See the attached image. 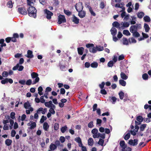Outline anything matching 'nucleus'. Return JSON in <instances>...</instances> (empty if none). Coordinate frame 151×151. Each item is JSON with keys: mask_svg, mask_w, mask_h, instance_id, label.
<instances>
[{"mask_svg": "<svg viewBox=\"0 0 151 151\" xmlns=\"http://www.w3.org/2000/svg\"><path fill=\"white\" fill-rule=\"evenodd\" d=\"M27 14L30 17L36 18L37 17V10L34 6L28 7L27 9Z\"/></svg>", "mask_w": 151, "mask_h": 151, "instance_id": "nucleus-1", "label": "nucleus"}, {"mask_svg": "<svg viewBox=\"0 0 151 151\" xmlns=\"http://www.w3.org/2000/svg\"><path fill=\"white\" fill-rule=\"evenodd\" d=\"M87 48H89V51L93 53H95L97 52L96 47L94 46V45L92 43H89L86 45Z\"/></svg>", "mask_w": 151, "mask_h": 151, "instance_id": "nucleus-2", "label": "nucleus"}, {"mask_svg": "<svg viewBox=\"0 0 151 151\" xmlns=\"http://www.w3.org/2000/svg\"><path fill=\"white\" fill-rule=\"evenodd\" d=\"M31 76L32 78H35V79L32 81V84H35L39 81L40 78L38 77V75L37 73L35 72H32L31 74Z\"/></svg>", "mask_w": 151, "mask_h": 151, "instance_id": "nucleus-3", "label": "nucleus"}, {"mask_svg": "<svg viewBox=\"0 0 151 151\" xmlns=\"http://www.w3.org/2000/svg\"><path fill=\"white\" fill-rule=\"evenodd\" d=\"M140 28V24H136L135 25H132L130 28L129 30L131 33L137 31L138 29Z\"/></svg>", "mask_w": 151, "mask_h": 151, "instance_id": "nucleus-4", "label": "nucleus"}, {"mask_svg": "<svg viewBox=\"0 0 151 151\" xmlns=\"http://www.w3.org/2000/svg\"><path fill=\"white\" fill-rule=\"evenodd\" d=\"M75 8L78 12L83 10V3L81 2L77 3L75 5Z\"/></svg>", "mask_w": 151, "mask_h": 151, "instance_id": "nucleus-5", "label": "nucleus"}, {"mask_svg": "<svg viewBox=\"0 0 151 151\" xmlns=\"http://www.w3.org/2000/svg\"><path fill=\"white\" fill-rule=\"evenodd\" d=\"M66 20L64 15L60 14L58 16V23L60 24L62 23L65 22Z\"/></svg>", "mask_w": 151, "mask_h": 151, "instance_id": "nucleus-6", "label": "nucleus"}, {"mask_svg": "<svg viewBox=\"0 0 151 151\" xmlns=\"http://www.w3.org/2000/svg\"><path fill=\"white\" fill-rule=\"evenodd\" d=\"M18 11L20 14L23 15L27 14V11L24 7H19L18 8Z\"/></svg>", "mask_w": 151, "mask_h": 151, "instance_id": "nucleus-7", "label": "nucleus"}, {"mask_svg": "<svg viewBox=\"0 0 151 151\" xmlns=\"http://www.w3.org/2000/svg\"><path fill=\"white\" fill-rule=\"evenodd\" d=\"M45 13L46 14V17L48 19H50L51 17L53 15V13L48 10L46 9L44 10Z\"/></svg>", "mask_w": 151, "mask_h": 151, "instance_id": "nucleus-8", "label": "nucleus"}, {"mask_svg": "<svg viewBox=\"0 0 151 151\" xmlns=\"http://www.w3.org/2000/svg\"><path fill=\"white\" fill-rule=\"evenodd\" d=\"M8 82L10 84H12L13 83V80L11 78H6L1 81V83L3 84H6Z\"/></svg>", "mask_w": 151, "mask_h": 151, "instance_id": "nucleus-9", "label": "nucleus"}, {"mask_svg": "<svg viewBox=\"0 0 151 151\" xmlns=\"http://www.w3.org/2000/svg\"><path fill=\"white\" fill-rule=\"evenodd\" d=\"M138 139H130L129 141V144L133 146L137 145L138 144Z\"/></svg>", "mask_w": 151, "mask_h": 151, "instance_id": "nucleus-10", "label": "nucleus"}, {"mask_svg": "<svg viewBox=\"0 0 151 151\" xmlns=\"http://www.w3.org/2000/svg\"><path fill=\"white\" fill-rule=\"evenodd\" d=\"M78 16L81 18L84 17L86 15V12L84 11H81L78 12Z\"/></svg>", "mask_w": 151, "mask_h": 151, "instance_id": "nucleus-11", "label": "nucleus"}, {"mask_svg": "<svg viewBox=\"0 0 151 151\" xmlns=\"http://www.w3.org/2000/svg\"><path fill=\"white\" fill-rule=\"evenodd\" d=\"M32 51L28 50L27 52V55H25V56H26L28 58H31L33 57L34 55L32 54Z\"/></svg>", "mask_w": 151, "mask_h": 151, "instance_id": "nucleus-12", "label": "nucleus"}, {"mask_svg": "<svg viewBox=\"0 0 151 151\" xmlns=\"http://www.w3.org/2000/svg\"><path fill=\"white\" fill-rule=\"evenodd\" d=\"M120 146L122 148V150H124L126 148L127 145H125V142L124 140H121L120 141L119 143Z\"/></svg>", "mask_w": 151, "mask_h": 151, "instance_id": "nucleus-13", "label": "nucleus"}, {"mask_svg": "<svg viewBox=\"0 0 151 151\" xmlns=\"http://www.w3.org/2000/svg\"><path fill=\"white\" fill-rule=\"evenodd\" d=\"M49 127V125L48 123L47 122H45L43 124V128L46 131H48Z\"/></svg>", "mask_w": 151, "mask_h": 151, "instance_id": "nucleus-14", "label": "nucleus"}, {"mask_svg": "<svg viewBox=\"0 0 151 151\" xmlns=\"http://www.w3.org/2000/svg\"><path fill=\"white\" fill-rule=\"evenodd\" d=\"M72 21L75 24H78L79 22V19L76 17L74 15L72 18Z\"/></svg>", "mask_w": 151, "mask_h": 151, "instance_id": "nucleus-15", "label": "nucleus"}, {"mask_svg": "<svg viewBox=\"0 0 151 151\" xmlns=\"http://www.w3.org/2000/svg\"><path fill=\"white\" fill-rule=\"evenodd\" d=\"M84 48L83 47H79L77 48V50L78 54L81 55H82L83 54V52L84 51Z\"/></svg>", "mask_w": 151, "mask_h": 151, "instance_id": "nucleus-16", "label": "nucleus"}, {"mask_svg": "<svg viewBox=\"0 0 151 151\" xmlns=\"http://www.w3.org/2000/svg\"><path fill=\"white\" fill-rule=\"evenodd\" d=\"M111 35L113 36H115L117 32V29L115 28H112L110 30Z\"/></svg>", "mask_w": 151, "mask_h": 151, "instance_id": "nucleus-17", "label": "nucleus"}, {"mask_svg": "<svg viewBox=\"0 0 151 151\" xmlns=\"http://www.w3.org/2000/svg\"><path fill=\"white\" fill-rule=\"evenodd\" d=\"M120 76L121 78L123 80H126L127 79L128 76L125 74V73L123 72H122L120 74Z\"/></svg>", "mask_w": 151, "mask_h": 151, "instance_id": "nucleus-18", "label": "nucleus"}, {"mask_svg": "<svg viewBox=\"0 0 151 151\" xmlns=\"http://www.w3.org/2000/svg\"><path fill=\"white\" fill-rule=\"evenodd\" d=\"M12 142V140L9 139H6L5 141V144L7 146L10 145H11Z\"/></svg>", "mask_w": 151, "mask_h": 151, "instance_id": "nucleus-19", "label": "nucleus"}, {"mask_svg": "<svg viewBox=\"0 0 151 151\" xmlns=\"http://www.w3.org/2000/svg\"><path fill=\"white\" fill-rule=\"evenodd\" d=\"M57 147V146L56 145L53 144L51 143L50 146V149L51 150H55Z\"/></svg>", "mask_w": 151, "mask_h": 151, "instance_id": "nucleus-20", "label": "nucleus"}, {"mask_svg": "<svg viewBox=\"0 0 151 151\" xmlns=\"http://www.w3.org/2000/svg\"><path fill=\"white\" fill-rule=\"evenodd\" d=\"M36 127V123L35 122H32L31 123V126L29 127V129H32L35 128Z\"/></svg>", "mask_w": 151, "mask_h": 151, "instance_id": "nucleus-21", "label": "nucleus"}, {"mask_svg": "<svg viewBox=\"0 0 151 151\" xmlns=\"http://www.w3.org/2000/svg\"><path fill=\"white\" fill-rule=\"evenodd\" d=\"M119 82L120 85L123 86H125L126 84V82L123 79H120Z\"/></svg>", "mask_w": 151, "mask_h": 151, "instance_id": "nucleus-22", "label": "nucleus"}, {"mask_svg": "<svg viewBox=\"0 0 151 151\" xmlns=\"http://www.w3.org/2000/svg\"><path fill=\"white\" fill-rule=\"evenodd\" d=\"M144 27L145 29V32H148L150 29V28L148 24L146 23H145L144 24Z\"/></svg>", "mask_w": 151, "mask_h": 151, "instance_id": "nucleus-23", "label": "nucleus"}, {"mask_svg": "<svg viewBox=\"0 0 151 151\" xmlns=\"http://www.w3.org/2000/svg\"><path fill=\"white\" fill-rule=\"evenodd\" d=\"M112 25L114 27L118 28L119 27L120 24L118 22L115 21L112 23Z\"/></svg>", "mask_w": 151, "mask_h": 151, "instance_id": "nucleus-24", "label": "nucleus"}, {"mask_svg": "<svg viewBox=\"0 0 151 151\" xmlns=\"http://www.w3.org/2000/svg\"><path fill=\"white\" fill-rule=\"evenodd\" d=\"M122 40L123 45H129V42L127 38L123 37Z\"/></svg>", "mask_w": 151, "mask_h": 151, "instance_id": "nucleus-25", "label": "nucleus"}, {"mask_svg": "<svg viewBox=\"0 0 151 151\" xmlns=\"http://www.w3.org/2000/svg\"><path fill=\"white\" fill-rule=\"evenodd\" d=\"M88 9L91 15L93 16H96V14L93 11L91 7V6H89L88 7Z\"/></svg>", "mask_w": 151, "mask_h": 151, "instance_id": "nucleus-26", "label": "nucleus"}, {"mask_svg": "<svg viewBox=\"0 0 151 151\" xmlns=\"http://www.w3.org/2000/svg\"><path fill=\"white\" fill-rule=\"evenodd\" d=\"M137 17L140 18L141 19L143 17L144 15V13L143 12H138L137 14Z\"/></svg>", "mask_w": 151, "mask_h": 151, "instance_id": "nucleus-27", "label": "nucleus"}, {"mask_svg": "<svg viewBox=\"0 0 151 151\" xmlns=\"http://www.w3.org/2000/svg\"><path fill=\"white\" fill-rule=\"evenodd\" d=\"M143 19L145 22H150V19L148 16H145Z\"/></svg>", "mask_w": 151, "mask_h": 151, "instance_id": "nucleus-28", "label": "nucleus"}, {"mask_svg": "<svg viewBox=\"0 0 151 151\" xmlns=\"http://www.w3.org/2000/svg\"><path fill=\"white\" fill-rule=\"evenodd\" d=\"M132 33L133 34V36L136 37H138L140 36V34L137 31L134 32Z\"/></svg>", "mask_w": 151, "mask_h": 151, "instance_id": "nucleus-29", "label": "nucleus"}, {"mask_svg": "<svg viewBox=\"0 0 151 151\" xmlns=\"http://www.w3.org/2000/svg\"><path fill=\"white\" fill-rule=\"evenodd\" d=\"M91 67L93 68H96L98 66V64L96 62H94L91 65Z\"/></svg>", "mask_w": 151, "mask_h": 151, "instance_id": "nucleus-30", "label": "nucleus"}, {"mask_svg": "<svg viewBox=\"0 0 151 151\" xmlns=\"http://www.w3.org/2000/svg\"><path fill=\"white\" fill-rule=\"evenodd\" d=\"M7 6L9 8H12L13 7L12 1L11 0L9 1L7 3Z\"/></svg>", "mask_w": 151, "mask_h": 151, "instance_id": "nucleus-31", "label": "nucleus"}, {"mask_svg": "<svg viewBox=\"0 0 151 151\" xmlns=\"http://www.w3.org/2000/svg\"><path fill=\"white\" fill-rule=\"evenodd\" d=\"M123 33L124 35L127 36H129L131 35L129 31L127 29L124 30L123 31Z\"/></svg>", "mask_w": 151, "mask_h": 151, "instance_id": "nucleus-32", "label": "nucleus"}, {"mask_svg": "<svg viewBox=\"0 0 151 151\" xmlns=\"http://www.w3.org/2000/svg\"><path fill=\"white\" fill-rule=\"evenodd\" d=\"M119 95L120 99L122 100L123 99L124 96V93L122 91H121L119 93Z\"/></svg>", "mask_w": 151, "mask_h": 151, "instance_id": "nucleus-33", "label": "nucleus"}, {"mask_svg": "<svg viewBox=\"0 0 151 151\" xmlns=\"http://www.w3.org/2000/svg\"><path fill=\"white\" fill-rule=\"evenodd\" d=\"M88 145L90 146H92L93 144V140L92 138H90L88 140Z\"/></svg>", "mask_w": 151, "mask_h": 151, "instance_id": "nucleus-34", "label": "nucleus"}, {"mask_svg": "<svg viewBox=\"0 0 151 151\" xmlns=\"http://www.w3.org/2000/svg\"><path fill=\"white\" fill-rule=\"evenodd\" d=\"M136 119L138 122H142L143 121V118L142 116H139L137 117Z\"/></svg>", "mask_w": 151, "mask_h": 151, "instance_id": "nucleus-35", "label": "nucleus"}, {"mask_svg": "<svg viewBox=\"0 0 151 151\" xmlns=\"http://www.w3.org/2000/svg\"><path fill=\"white\" fill-rule=\"evenodd\" d=\"M148 74L146 73H144L142 75V78L143 79L145 80H148Z\"/></svg>", "mask_w": 151, "mask_h": 151, "instance_id": "nucleus-36", "label": "nucleus"}, {"mask_svg": "<svg viewBox=\"0 0 151 151\" xmlns=\"http://www.w3.org/2000/svg\"><path fill=\"white\" fill-rule=\"evenodd\" d=\"M47 119V118L46 116H45L44 115L42 116L40 121V123H42Z\"/></svg>", "mask_w": 151, "mask_h": 151, "instance_id": "nucleus-37", "label": "nucleus"}, {"mask_svg": "<svg viewBox=\"0 0 151 151\" xmlns=\"http://www.w3.org/2000/svg\"><path fill=\"white\" fill-rule=\"evenodd\" d=\"M67 129V127L66 126L62 127L61 129V131L62 133H64Z\"/></svg>", "mask_w": 151, "mask_h": 151, "instance_id": "nucleus-38", "label": "nucleus"}, {"mask_svg": "<svg viewBox=\"0 0 151 151\" xmlns=\"http://www.w3.org/2000/svg\"><path fill=\"white\" fill-rule=\"evenodd\" d=\"M30 106L31 105L28 102H25L24 104V107L26 109H28V107Z\"/></svg>", "mask_w": 151, "mask_h": 151, "instance_id": "nucleus-39", "label": "nucleus"}, {"mask_svg": "<svg viewBox=\"0 0 151 151\" xmlns=\"http://www.w3.org/2000/svg\"><path fill=\"white\" fill-rule=\"evenodd\" d=\"M146 124H142L140 127V131H144L145 128L146 127Z\"/></svg>", "mask_w": 151, "mask_h": 151, "instance_id": "nucleus-40", "label": "nucleus"}, {"mask_svg": "<svg viewBox=\"0 0 151 151\" xmlns=\"http://www.w3.org/2000/svg\"><path fill=\"white\" fill-rule=\"evenodd\" d=\"M130 137V133H127L125 135L124 137V138L125 140H127Z\"/></svg>", "mask_w": 151, "mask_h": 151, "instance_id": "nucleus-41", "label": "nucleus"}, {"mask_svg": "<svg viewBox=\"0 0 151 151\" xmlns=\"http://www.w3.org/2000/svg\"><path fill=\"white\" fill-rule=\"evenodd\" d=\"M110 99L112 101V104H114L115 102L116 101V98L114 96L109 97Z\"/></svg>", "mask_w": 151, "mask_h": 151, "instance_id": "nucleus-42", "label": "nucleus"}, {"mask_svg": "<svg viewBox=\"0 0 151 151\" xmlns=\"http://www.w3.org/2000/svg\"><path fill=\"white\" fill-rule=\"evenodd\" d=\"M64 12L65 14L68 16H70L71 14V12H70L69 10L64 9Z\"/></svg>", "mask_w": 151, "mask_h": 151, "instance_id": "nucleus-43", "label": "nucleus"}, {"mask_svg": "<svg viewBox=\"0 0 151 151\" xmlns=\"http://www.w3.org/2000/svg\"><path fill=\"white\" fill-rule=\"evenodd\" d=\"M2 75L3 77H6L8 76V73L6 71H4L2 73Z\"/></svg>", "mask_w": 151, "mask_h": 151, "instance_id": "nucleus-44", "label": "nucleus"}, {"mask_svg": "<svg viewBox=\"0 0 151 151\" xmlns=\"http://www.w3.org/2000/svg\"><path fill=\"white\" fill-rule=\"evenodd\" d=\"M104 141L103 139H100L98 142V144L101 146H102L103 145Z\"/></svg>", "mask_w": 151, "mask_h": 151, "instance_id": "nucleus-45", "label": "nucleus"}, {"mask_svg": "<svg viewBox=\"0 0 151 151\" xmlns=\"http://www.w3.org/2000/svg\"><path fill=\"white\" fill-rule=\"evenodd\" d=\"M145 109H147L149 108V109L151 110V105H148L147 104H145L144 106Z\"/></svg>", "mask_w": 151, "mask_h": 151, "instance_id": "nucleus-46", "label": "nucleus"}, {"mask_svg": "<svg viewBox=\"0 0 151 151\" xmlns=\"http://www.w3.org/2000/svg\"><path fill=\"white\" fill-rule=\"evenodd\" d=\"M97 51H102L104 50V47L103 46H99V47H97V46H96Z\"/></svg>", "mask_w": 151, "mask_h": 151, "instance_id": "nucleus-47", "label": "nucleus"}, {"mask_svg": "<svg viewBox=\"0 0 151 151\" xmlns=\"http://www.w3.org/2000/svg\"><path fill=\"white\" fill-rule=\"evenodd\" d=\"M114 64L113 61L112 60L110 61L108 63V66L109 67H111L113 66Z\"/></svg>", "mask_w": 151, "mask_h": 151, "instance_id": "nucleus-48", "label": "nucleus"}, {"mask_svg": "<svg viewBox=\"0 0 151 151\" xmlns=\"http://www.w3.org/2000/svg\"><path fill=\"white\" fill-rule=\"evenodd\" d=\"M15 113L14 112H12L10 114V117L13 119H15Z\"/></svg>", "mask_w": 151, "mask_h": 151, "instance_id": "nucleus-49", "label": "nucleus"}, {"mask_svg": "<svg viewBox=\"0 0 151 151\" xmlns=\"http://www.w3.org/2000/svg\"><path fill=\"white\" fill-rule=\"evenodd\" d=\"M121 5H122V6H123L124 5V4L123 3H121L120 4L119 3H117L115 5V7H118V8H122V7L121 6Z\"/></svg>", "mask_w": 151, "mask_h": 151, "instance_id": "nucleus-50", "label": "nucleus"}, {"mask_svg": "<svg viewBox=\"0 0 151 151\" xmlns=\"http://www.w3.org/2000/svg\"><path fill=\"white\" fill-rule=\"evenodd\" d=\"M105 7L104 3L103 1H101L100 4V7L101 9H103Z\"/></svg>", "mask_w": 151, "mask_h": 151, "instance_id": "nucleus-51", "label": "nucleus"}, {"mask_svg": "<svg viewBox=\"0 0 151 151\" xmlns=\"http://www.w3.org/2000/svg\"><path fill=\"white\" fill-rule=\"evenodd\" d=\"M59 124L58 123H55V124L54 128L55 130H57L59 129Z\"/></svg>", "mask_w": 151, "mask_h": 151, "instance_id": "nucleus-52", "label": "nucleus"}, {"mask_svg": "<svg viewBox=\"0 0 151 151\" xmlns=\"http://www.w3.org/2000/svg\"><path fill=\"white\" fill-rule=\"evenodd\" d=\"M29 110H26V113L27 114H30V111H32L33 110V108L32 107H30L29 108Z\"/></svg>", "mask_w": 151, "mask_h": 151, "instance_id": "nucleus-53", "label": "nucleus"}, {"mask_svg": "<svg viewBox=\"0 0 151 151\" xmlns=\"http://www.w3.org/2000/svg\"><path fill=\"white\" fill-rule=\"evenodd\" d=\"M100 93L104 95H106L107 93L106 91L104 88L101 89L100 91Z\"/></svg>", "mask_w": 151, "mask_h": 151, "instance_id": "nucleus-54", "label": "nucleus"}, {"mask_svg": "<svg viewBox=\"0 0 151 151\" xmlns=\"http://www.w3.org/2000/svg\"><path fill=\"white\" fill-rule=\"evenodd\" d=\"M32 0H27V5L29 7L32 6L31 5V3H32L33 2H32Z\"/></svg>", "mask_w": 151, "mask_h": 151, "instance_id": "nucleus-55", "label": "nucleus"}, {"mask_svg": "<svg viewBox=\"0 0 151 151\" xmlns=\"http://www.w3.org/2000/svg\"><path fill=\"white\" fill-rule=\"evenodd\" d=\"M52 101H50L48 102H45V106L47 107L50 108V107L51 104H50V103H49V102H51V103Z\"/></svg>", "mask_w": 151, "mask_h": 151, "instance_id": "nucleus-56", "label": "nucleus"}, {"mask_svg": "<svg viewBox=\"0 0 151 151\" xmlns=\"http://www.w3.org/2000/svg\"><path fill=\"white\" fill-rule=\"evenodd\" d=\"M105 84V83L104 82H102L101 84H99V86L101 89H102L104 88Z\"/></svg>", "mask_w": 151, "mask_h": 151, "instance_id": "nucleus-57", "label": "nucleus"}, {"mask_svg": "<svg viewBox=\"0 0 151 151\" xmlns=\"http://www.w3.org/2000/svg\"><path fill=\"white\" fill-rule=\"evenodd\" d=\"M19 83L23 85H24L26 83V81L24 80H20L19 81Z\"/></svg>", "mask_w": 151, "mask_h": 151, "instance_id": "nucleus-58", "label": "nucleus"}, {"mask_svg": "<svg viewBox=\"0 0 151 151\" xmlns=\"http://www.w3.org/2000/svg\"><path fill=\"white\" fill-rule=\"evenodd\" d=\"M129 25V23L127 22H124L123 24V26L125 27H128Z\"/></svg>", "mask_w": 151, "mask_h": 151, "instance_id": "nucleus-59", "label": "nucleus"}, {"mask_svg": "<svg viewBox=\"0 0 151 151\" xmlns=\"http://www.w3.org/2000/svg\"><path fill=\"white\" fill-rule=\"evenodd\" d=\"M44 96H41L40 98V102L42 103H45V100L44 99Z\"/></svg>", "mask_w": 151, "mask_h": 151, "instance_id": "nucleus-60", "label": "nucleus"}, {"mask_svg": "<svg viewBox=\"0 0 151 151\" xmlns=\"http://www.w3.org/2000/svg\"><path fill=\"white\" fill-rule=\"evenodd\" d=\"M75 141L78 143H81V138L79 137L75 138Z\"/></svg>", "mask_w": 151, "mask_h": 151, "instance_id": "nucleus-61", "label": "nucleus"}, {"mask_svg": "<svg viewBox=\"0 0 151 151\" xmlns=\"http://www.w3.org/2000/svg\"><path fill=\"white\" fill-rule=\"evenodd\" d=\"M32 83V80L31 79H29L25 83L27 85L29 86L31 85Z\"/></svg>", "mask_w": 151, "mask_h": 151, "instance_id": "nucleus-62", "label": "nucleus"}, {"mask_svg": "<svg viewBox=\"0 0 151 151\" xmlns=\"http://www.w3.org/2000/svg\"><path fill=\"white\" fill-rule=\"evenodd\" d=\"M65 91L64 88H61L60 89V94L62 95H64L65 94Z\"/></svg>", "mask_w": 151, "mask_h": 151, "instance_id": "nucleus-63", "label": "nucleus"}, {"mask_svg": "<svg viewBox=\"0 0 151 151\" xmlns=\"http://www.w3.org/2000/svg\"><path fill=\"white\" fill-rule=\"evenodd\" d=\"M54 109H53L52 108H50L49 110V111L50 113L52 114H54L55 113V111L54 110Z\"/></svg>", "mask_w": 151, "mask_h": 151, "instance_id": "nucleus-64", "label": "nucleus"}]
</instances>
